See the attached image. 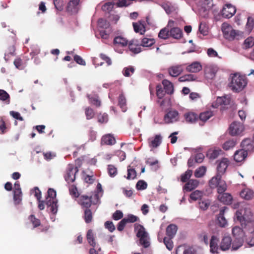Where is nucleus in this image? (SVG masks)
Listing matches in <instances>:
<instances>
[{
    "mask_svg": "<svg viewBox=\"0 0 254 254\" xmlns=\"http://www.w3.org/2000/svg\"><path fill=\"white\" fill-rule=\"evenodd\" d=\"M57 193L53 189H49L45 201V206H46V210L50 214V218L52 222L56 220V215L57 214L59 208L58 200L56 198Z\"/></svg>",
    "mask_w": 254,
    "mask_h": 254,
    "instance_id": "obj_1",
    "label": "nucleus"
},
{
    "mask_svg": "<svg viewBox=\"0 0 254 254\" xmlns=\"http://www.w3.org/2000/svg\"><path fill=\"white\" fill-rule=\"evenodd\" d=\"M247 84V81L244 77L235 73L231 76L229 86L233 91L239 92L242 91Z\"/></svg>",
    "mask_w": 254,
    "mask_h": 254,
    "instance_id": "obj_2",
    "label": "nucleus"
},
{
    "mask_svg": "<svg viewBox=\"0 0 254 254\" xmlns=\"http://www.w3.org/2000/svg\"><path fill=\"white\" fill-rule=\"evenodd\" d=\"M134 231L136 232L137 237L139 238V243L144 248L149 247V237L144 227L140 224L134 225Z\"/></svg>",
    "mask_w": 254,
    "mask_h": 254,
    "instance_id": "obj_3",
    "label": "nucleus"
},
{
    "mask_svg": "<svg viewBox=\"0 0 254 254\" xmlns=\"http://www.w3.org/2000/svg\"><path fill=\"white\" fill-rule=\"evenodd\" d=\"M235 216L237 220L241 224L242 226L243 225H246V222L253 220V214L250 208H245L237 210Z\"/></svg>",
    "mask_w": 254,
    "mask_h": 254,
    "instance_id": "obj_4",
    "label": "nucleus"
},
{
    "mask_svg": "<svg viewBox=\"0 0 254 254\" xmlns=\"http://www.w3.org/2000/svg\"><path fill=\"white\" fill-rule=\"evenodd\" d=\"M222 30L225 39L230 41L239 39L242 36V33L240 31L233 29L231 26L225 23L222 25Z\"/></svg>",
    "mask_w": 254,
    "mask_h": 254,
    "instance_id": "obj_5",
    "label": "nucleus"
},
{
    "mask_svg": "<svg viewBox=\"0 0 254 254\" xmlns=\"http://www.w3.org/2000/svg\"><path fill=\"white\" fill-rule=\"evenodd\" d=\"M128 43L126 38L121 36H116L113 40V47L116 52L122 54L124 51L123 48L126 47Z\"/></svg>",
    "mask_w": 254,
    "mask_h": 254,
    "instance_id": "obj_6",
    "label": "nucleus"
},
{
    "mask_svg": "<svg viewBox=\"0 0 254 254\" xmlns=\"http://www.w3.org/2000/svg\"><path fill=\"white\" fill-rule=\"evenodd\" d=\"M78 169L74 167L72 164H68L64 179L67 183H73L75 180L76 174L78 172Z\"/></svg>",
    "mask_w": 254,
    "mask_h": 254,
    "instance_id": "obj_7",
    "label": "nucleus"
},
{
    "mask_svg": "<svg viewBox=\"0 0 254 254\" xmlns=\"http://www.w3.org/2000/svg\"><path fill=\"white\" fill-rule=\"evenodd\" d=\"M179 120V112L176 110H169L164 115V121L167 124H173Z\"/></svg>",
    "mask_w": 254,
    "mask_h": 254,
    "instance_id": "obj_8",
    "label": "nucleus"
},
{
    "mask_svg": "<svg viewBox=\"0 0 254 254\" xmlns=\"http://www.w3.org/2000/svg\"><path fill=\"white\" fill-rule=\"evenodd\" d=\"M22 191L19 182L17 181L14 185L13 200L15 205L19 204L22 200Z\"/></svg>",
    "mask_w": 254,
    "mask_h": 254,
    "instance_id": "obj_9",
    "label": "nucleus"
},
{
    "mask_svg": "<svg viewBox=\"0 0 254 254\" xmlns=\"http://www.w3.org/2000/svg\"><path fill=\"white\" fill-rule=\"evenodd\" d=\"M236 8L235 6L230 3L226 4L221 11L223 17L226 18L232 17L236 13Z\"/></svg>",
    "mask_w": 254,
    "mask_h": 254,
    "instance_id": "obj_10",
    "label": "nucleus"
},
{
    "mask_svg": "<svg viewBox=\"0 0 254 254\" xmlns=\"http://www.w3.org/2000/svg\"><path fill=\"white\" fill-rule=\"evenodd\" d=\"M216 163L217 164V174L222 177V175L226 172L229 164V161L227 158H223L220 160H218Z\"/></svg>",
    "mask_w": 254,
    "mask_h": 254,
    "instance_id": "obj_11",
    "label": "nucleus"
},
{
    "mask_svg": "<svg viewBox=\"0 0 254 254\" xmlns=\"http://www.w3.org/2000/svg\"><path fill=\"white\" fill-rule=\"evenodd\" d=\"M243 125L237 122H233L229 127V132L231 135L234 136L240 134L244 130Z\"/></svg>",
    "mask_w": 254,
    "mask_h": 254,
    "instance_id": "obj_12",
    "label": "nucleus"
},
{
    "mask_svg": "<svg viewBox=\"0 0 254 254\" xmlns=\"http://www.w3.org/2000/svg\"><path fill=\"white\" fill-rule=\"evenodd\" d=\"M80 0H69L66 6L67 11L71 14L77 13L79 9Z\"/></svg>",
    "mask_w": 254,
    "mask_h": 254,
    "instance_id": "obj_13",
    "label": "nucleus"
},
{
    "mask_svg": "<svg viewBox=\"0 0 254 254\" xmlns=\"http://www.w3.org/2000/svg\"><path fill=\"white\" fill-rule=\"evenodd\" d=\"M217 199L220 202L225 205L231 204L233 201V197L231 194L225 192L218 194Z\"/></svg>",
    "mask_w": 254,
    "mask_h": 254,
    "instance_id": "obj_14",
    "label": "nucleus"
},
{
    "mask_svg": "<svg viewBox=\"0 0 254 254\" xmlns=\"http://www.w3.org/2000/svg\"><path fill=\"white\" fill-rule=\"evenodd\" d=\"M218 239L215 236H212L210 242V252L212 254H218L220 247L218 245Z\"/></svg>",
    "mask_w": 254,
    "mask_h": 254,
    "instance_id": "obj_15",
    "label": "nucleus"
},
{
    "mask_svg": "<svg viewBox=\"0 0 254 254\" xmlns=\"http://www.w3.org/2000/svg\"><path fill=\"white\" fill-rule=\"evenodd\" d=\"M228 208L226 206L223 207L219 211V213L217 217L218 224L221 227H225L227 225V221L224 217V213L226 210Z\"/></svg>",
    "mask_w": 254,
    "mask_h": 254,
    "instance_id": "obj_16",
    "label": "nucleus"
},
{
    "mask_svg": "<svg viewBox=\"0 0 254 254\" xmlns=\"http://www.w3.org/2000/svg\"><path fill=\"white\" fill-rule=\"evenodd\" d=\"M128 44L129 51L133 54H137L141 52V49L139 46V43L137 40L132 39Z\"/></svg>",
    "mask_w": 254,
    "mask_h": 254,
    "instance_id": "obj_17",
    "label": "nucleus"
},
{
    "mask_svg": "<svg viewBox=\"0 0 254 254\" xmlns=\"http://www.w3.org/2000/svg\"><path fill=\"white\" fill-rule=\"evenodd\" d=\"M162 137L160 134L156 135L154 138L148 139L149 146L152 148H156L160 145L162 142Z\"/></svg>",
    "mask_w": 254,
    "mask_h": 254,
    "instance_id": "obj_18",
    "label": "nucleus"
},
{
    "mask_svg": "<svg viewBox=\"0 0 254 254\" xmlns=\"http://www.w3.org/2000/svg\"><path fill=\"white\" fill-rule=\"evenodd\" d=\"M232 244V239L229 236H225L222 239L220 243V249L223 251L229 250Z\"/></svg>",
    "mask_w": 254,
    "mask_h": 254,
    "instance_id": "obj_19",
    "label": "nucleus"
},
{
    "mask_svg": "<svg viewBox=\"0 0 254 254\" xmlns=\"http://www.w3.org/2000/svg\"><path fill=\"white\" fill-rule=\"evenodd\" d=\"M33 191H34V195L38 201V207L40 210H42L45 208V201L41 200L42 197L41 192L37 187L34 188Z\"/></svg>",
    "mask_w": 254,
    "mask_h": 254,
    "instance_id": "obj_20",
    "label": "nucleus"
},
{
    "mask_svg": "<svg viewBox=\"0 0 254 254\" xmlns=\"http://www.w3.org/2000/svg\"><path fill=\"white\" fill-rule=\"evenodd\" d=\"M241 146L243 148L242 150L248 152H252L254 150L253 143L250 139H244L241 144Z\"/></svg>",
    "mask_w": 254,
    "mask_h": 254,
    "instance_id": "obj_21",
    "label": "nucleus"
},
{
    "mask_svg": "<svg viewBox=\"0 0 254 254\" xmlns=\"http://www.w3.org/2000/svg\"><path fill=\"white\" fill-rule=\"evenodd\" d=\"M199 185V181L197 180L191 179L185 185L183 189L186 191H191L195 189Z\"/></svg>",
    "mask_w": 254,
    "mask_h": 254,
    "instance_id": "obj_22",
    "label": "nucleus"
},
{
    "mask_svg": "<svg viewBox=\"0 0 254 254\" xmlns=\"http://www.w3.org/2000/svg\"><path fill=\"white\" fill-rule=\"evenodd\" d=\"M202 69V65L200 63L194 62L186 67L187 71L192 73L198 72Z\"/></svg>",
    "mask_w": 254,
    "mask_h": 254,
    "instance_id": "obj_23",
    "label": "nucleus"
},
{
    "mask_svg": "<svg viewBox=\"0 0 254 254\" xmlns=\"http://www.w3.org/2000/svg\"><path fill=\"white\" fill-rule=\"evenodd\" d=\"M161 6L168 14L175 11L176 9V6L175 4L169 1L163 2L161 4Z\"/></svg>",
    "mask_w": 254,
    "mask_h": 254,
    "instance_id": "obj_24",
    "label": "nucleus"
},
{
    "mask_svg": "<svg viewBox=\"0 0 254 254\" xmlns=\"http://www.w3.org/2000/svg\"><path fill=\"white\" fill-rule=\"evenodd\" d=\"M116 143V140L113 135L108 134L103 136L101 139V144L112 145Z\"/></svg>",
    "mask_w": 254,
    "mask_h": 254,
    "instance_id": "obj_25",
    "label": "nucleus"
},
{
    "mask_svg": "<svg viewBox=\"0 0 254 254\" xmlns=\"http://www.w3.org/2000/svg\"><path fill=\"white\" fill-rule=\"evenodd\" d=\"M193 250L185 245H181L177 247L176 254H193Z\"/></svg>",
    "mask_w": 254,
    "mask_h": 254,
    "instance_id": "obj_26",
    "label": "nucleus"
},
{
    "mask_svg": "<svg viewBox=\"0 0 254 254\" xmlns=\"http://www.w3.org/2000/svg\"><path fill=\"white\" fill-rule=\"evenodd\" d=\"M170 37L175 39H180L183 36L182 30L178 27H173L170 29Z\"/></svg>",
    "mask_w": 254,
    "mask_h": 254,
    "instance_id": "obj_27",
    "label": "nucleus"
},
{
    "mask_svg": "<svg viewBox=\"0 0 254 254\" xmlns=\"http://www.w3.org/2000/svg\"><path fill=\"white\" fill-rule=\"evenodd\" d=\"M184 118L186 122L189 124L195 123L198 119L196 114L193 112H188L184 114Z\"/></svg>",
    "mask_w": 254,
    "mask_h": 254,
    "instance_id": "obj_28",
    "label": "nucleus"
},
{
    "mask_svg": "<svg viewBox=\"0 0 254 254\" xmlns=\"http://www.w3.org/2000/svg\"><path fill=\"white\" fill-rule=\"evenodd\" d=\"M248 153L244 150H237L234 155V159L237 162H240L247 157Z\"/></svg>",
    "mask_w": 254,
    "mask_h": 254,
    "instance_id": "obj_29",
    "label": "nucleus"
},
{
    "mask_svg": "<svg viewBox=\"0 0 254 254\" xmlns=\"http://www.w3.org/2000/svg\"><path fill=\"white\" fill-rule=\"evenodd\" d=\"M169 74L172 77H177L183 71L181 65H175L170 67L168 69Z\"/></svg>",
    "mask_w": 254,
    "mask_h": 254,
    "instance_id": "obj_30",
    "label": "nucleus"
},
{
    "mask_svg": "<svg viewBox=\"0 0 254 254\" xmlns=\"http://www.w3.org/2000/svg\"><path fill=\"white\" fill-rule=\"evenodd\" d=\"M116 7V0H112L106 2L103 5L102 9L106 13H111L113 9Z\"/></svg>",
    "mask_w": 254,
    "mask_h": 254,
    "instance_id": "obj_31",
    "label": "nucleus"
},
{
    "mask_svg": "<svg viewBox=\"0 0 254 254\" xmlns=\"http://www.w3.org/2000/svg\"><path fill=\"white\" fill-rule=\"evenodd\" d=\"M79 203L83 207L86 209H88L92 204L91 200L89 198V196L86 195L81 196Z\"/></svg>",
    "mask_w": 254,
    "mask_h": 254,
    "instance_id": "obj_32",
    "label": "nucleus"
},
{
    "mask_svg": "<svg viewBox=\"0 0 254 254\" xmlns=\"http://www.w3.org/2000/svg\"><path fill=\"white\" fill-rule=\"evenodd\" d=\"M178 227L175 224H170L166 228V235L170 238H173L176 235Z\"/></svg>",
    "mask_w": 254,
    "mask_h": 254,
    "instance_id": "obj_33",
    "label": "nucleus"
},
{
    "mask_svg": "<svg viewBox=\"0 0 254 254\" xmlns=\"http://www.w3.org/2000/svg\"><path fill=\"white\" fill-rule=\"evenodd\" d=\"M162 84L164 86L165 92L168 94H172L174 92V87L173 84L168 80L165 79L162 81Z\"/></svg>",
    "mask_w": 254,
    "mask_h": 254,
    "instance_id": "obj_34",
    "label": "nucleus"
},
{
    "mask_svg": "<svg viewBox=\"0 0 254 254\" xmlns=\"http://www.w3.org/2000/svg\"><path fill=\"white\" fill-rule=\"evenodd\" d=\"M240 196L246 200H250L254 196V191L249 189H245L240 192Z\"/></svg>",
    "mask_w": 254,
    "mask_h": 254,
    "instance_id": "obj_35",
    "label": "nucleus"
},
{
    "mask_svg": "<svg viewBox=\"0 0 254 254\" xmlns=\"http://www.w3.org/2000/svg\"><path fill=\"white\" fill-rule=\"evenodd\" d=\"M221 152L220 148L210 149L207 151V156L210 159H214L219 156Z\"/></svg>",
    "mask_w": 254,
    "mask_h": 254,
    "instance_id": "obj_36",
    "label": "nucleus"
},
{
    "mask_svg": "<svg viewBox=\"0 0 254 254\" xmlns=\"http://www.w3.org/2000/svg\"><path fill=\"white\" fill-rule=\"evenodd\" d=\"M216 103L220 105H228L231 103L230 96L226 95L222 97H218L216 99Z\"/></svg>",
    "mask_w": 254,
    "mask_h": 254,
    "instance_id": "obj_37",
    "label": "nucleus"
},
{
    "mask_svg": "<svg viewBox=\"0 0 254 254\" xmlns=\"http://www.w3.org/2000/svg\"><path fill=\"white\" fill-rule=\"evenodd\" d=\"M133 27L134 31L136 33H139L140 34L142 35L145 32V26L140 22L133 23Z\"/></svg>",
    "mask_w": 254,
    "mask_h": 254,
    "instance_id": "obj_38",
    "label": "nucleus"
},
{
    "mask_svg": "<svg viewBox=\"0 0 254 254\" xmlns=\"http://www.w3.org/2000/svg\"><path fill=\"white\" fill-rule=\"evenodd\" d=\"M135 71V68L134 66L129 65L128 66L125 67L122 70V74L125 77H130Z\"/></svg>",
    "mask_w": 254,
    "mask_h": 254,
    "instance_id": "obj_39",
    "label": "nucleus"
},
{
    "mask_svg": "<svg viewBox=\"0 0 254 254\" xmlns=\"http://www.w3.org/2000/svg\"><path fill=\"white\" fill-rule=\"evenodd\" d=\"M222 177L220 175H217L212 177L209 182V186L211 188H215L221 180Z\"/></svg>",
    "mask_w": 254,
    "mask_h": 254,
    "instance_id": "obj_40",
    "label": "nucleus"
},
{
    "mask_svg": "<svg viewBox=\"0 0 254 254\" xmlns=\"http://www.w3.org/2000/svg\"><path fill=\"white\" fill-rule=\"evenodd\" d=\"M170 37V30L165 27L160 30L158 33V37L163 40H166Z\"/></svg>",
    "mask_w": 254,
    "mask_h": 254,
    "instance_id": "obj_41",
    "label": "nucleus"
},
{
    "mask_svg": "<svg viewBox=\"0 0 254 254\" xmlns=\"http://www.w3.org/2000/svg\"><path fill=\"white\" fill-rule=\"evenodd\" d=\"M213 115V112L211 111H207L201 113L199 116L200 120L203 122H206Z\"/></svg>",
    "mask_w": 254,
    "mask_h": 254,
    "instance_id": "obj_42",
    "label": "nucleus"
},
{
    "mask_svg": "<svg viewBox=\"0 0 254 254\" xmlns=\"http://www.w3.org/2000/svg\"><path fill=\"white\" fill-rule=\"evenodd\" d=\"M155 42L153 38L144 37L141 40L140 45L144 47H149L152 46Z\"/></svg>",
    "mask_w": 254,
    "mask_h": 254,
    "instance_id": "obj_43",
    "label": "nucleus"
},
{
    "mask_svg": "<svg viewBox=\"0 0 254 254\" xmlns=\"http://www.w3.org/2000/svg\"><path fill=\"white\" fill-rule=\"evenodd\" d=\"M119 105L123 112L127 111L126 99L123 93L121 94L119 97Z\"/></svg>",
    "mask_w": 254,
    "mask_h": 254,
    "instance_id": "obj_44",
    "label": "nucleus"
},
{
    "mask_svg": "<svg viewBox=\"0 0 254 254\" xmlns=\"http://www.w3.org/2000/svg\"><path fill=\"white\" fill-rule=\"evenodd\" d=\"M236 144V140L234 139L226 141L223 145V148L225 150L232 149Z\"/></svg>",
    "mask_w": 254,
    "mask_h": 254,
    "instance_id": "obj_45",
    "label": "nucleus"
},
{
    "mask_svg": "<svg viewBox=\"0 0 254 254\" xmlns=\"http://www.w3.org/2000/svg\"><path fill=\"white\" fill-rule=\"evenodd\" d=\"M203 192L199 190H196L192 192L190 195V198L194 201L200 199L203 196Z\"/></svg>",
    "mask_w": 254,
    "mask_h": 254,
    "instance_id": "obj_46",
    "label": "nucleus"
},
{
    "mask_svg": "<svg viewBox=\"0 0 254 254\" xmlns=\"http://www.w3.org/2000/svg\"><path fill=\"white\" fill-rule=\"evenodd\" d=\"M216 188H217L218 193L220 194L225 192L227 189V186L224 181L221 180Z\"/></svg>",
    "mask_w": 254,
    "mask_h": 254,
    "instance_id": "obj_47",
    "label": "nucleus"
},
{
    "mask_svg": "<svg viewBox=\"0 0 254 254\" xmlns=\"http://www.w3.org/2000/svg\"><path fill=\"white\" fill-rule=\"evenodd\" d=\"M232 234L236 238L242 239L243 231L240 227L235 226L232 229Z\"/></svg>",
    "mask_w": 254,
    "mask_h": 254,
    "instance_id": "obj_48",
    "label": "nucleus"
},
{
    "mask_svg": "<svg viewBox=\"0 0 254 254\" xmlns=\"http://www.w3.org/2000/svg\"><path fill=\"white\" fill-rule=\"evenodd\" d=\"M197 78L196 76L192 74H188L179 77V81L180 82L194 81Z\"/></svg>",
    "mask_w": 254,
    "mask_h": 254,
    "instance_id": "obj_49",
    "label": "nucleus"
},
{
    "mask_svg": "<svg viewBox=\"0 0 254 254\" xmlns=\"http://www.w3.org/2000/svg\"><path fill=\"white\" fill-rule=\"evenodd\" d=\"M127 176L126 177L127 179L129 180H133L136 177V172L134 168H131L130 166L129 165L127 167Z\"/></svg>",
    "mask_w": 254,
    "mask_h": 254,
    "instance_id": "obj_50",
    "label": "nucleus"
},
{
    "mask_svg": "<svg viewBox=\"0 0 254 254\" xmlns=\"http://www.w3.org/2000/svg\"><path fill=\"white\" fill-rule=\"evenodd\" d=\"M86 237L88 243L92 247L96 248V243L94 238L93 232L91 230L88 231Z\"/></svg>",
    "mask_w": 254,
    "mask_h": 254,
    "instance_id": "obj_51",
    "label": "nucleus"
},
{
    "mask_svg": "<svg viewBox=\"0 0 254 254\" xmlns=\"http://www.w3.org/2000/svg\"><path fill=\"white\" fill-rule=\"evenodd\" d=\"M0 100L5 101L7 104L10 103V96L4 90L0 89Z\"/></svg>",
    "mask_w": 254,
    "mask_h": 254,
    "instance_id": "obj_52",
    "label": "nucleus"
},
{
    "mask_svg": "<svg viewBox=\"0 0 254 254\" xmlns=\"http://www.w3.org/2000/svg\"><path fill=\"white\" fill-rule=\"evenodd\" d=\"M206 171V168L205 166H201L195 170L194 176L196 178H201L203 177Z\"/></svg>",
    "mask_w": 254,
    "mask_h": 254,
    "instance_id": "obj_53",
    "label": "nucleus"
},
{
    "mask_svg": "<svg viewBox=\"0 0 254 254\" xmlns=\"http://www.w3.org/2000/svg\"><path fill=\"white\" fill-rule=\"evenodd\" d=\"M90 103L99 107L101 106V101L98 100V97L96 96H92L87 95Z\"/></svg>",
    "mask_w": 254,
    "mask_h": 254,
    "instance_id": "obj_54",
    "label": "nucleus"
},
{
    "mask_svg": "<svg viewBox=\"0 0 254 254\" xmlns=\"http://www.w3.org/2000/svg\"><path fill=\"white\" fill-rule=\"evenodd\" d=\"M254 45V38L252 37L247 38L244 42V48L247 49L252 48Z\"/></svg>",
    "mask_w": 254,
    "mask_h": 254,
    "instance_id": "obj_55",
    "label": "nucleus"
},
{
    "mask_svg": "<svg viewBox=\"0 0 254 254\" xmlns=\"http://www.w3.org/2000/svg\"><path fill=\"white\" fill-rule=\"evenodd\" d=\"M198 30L203 36H206L208 34V28L205 23L200 22L199 25Z\"/></svg>",
    "mask_w": 254,
    "mask_h": 254,
    "instance_id": "obj_56",
    "label": "nucleus"
},
{
    "mask_svg": "<svg viewBox=\"0 0 254 254\" xmlns=\"http://www.w3.org/2000/svg\"><path fill=\"white\" fill-rule=\"evenodd\" d=\"M232 249L233 250H237L243 245V240L242 239L236 238V240L232 243Z\"/></svg>",
    "mask_w": 254,
    "mask_h": 254,
    "instance_id": "obj_57",
    "label": "nucleus"
},
{
    "mask_svg": "<svg viewBox=\"0 0 254 254\" xmlns=\"http://www.w3.org/2000/svg\"><path fill=\"white\" fill-rule=\"evenodd\" d=\"M108 172L110 177L114 178L117 175L118 170L113 165H108Z\"/></svg>",
    "mask_w": 254,
    "mask_h": 254,
    "instance_id": "obj_58",
    "label": "nucleus"
},
{
    "mask_svg": "<svg viewBox=\"0 0 254 254\" xmlns=\"http://www.w3.org/2000/svg\"><path fill=\"white\" fill-rule=\"evenodd\" d=\"M84 218L86 223L91 222L92 219V214L90 209H85L84 210Z\"/></svg>",
    "mask_w": 254,
    "mask_h": 254,
    "instance_id": "obj_59",
    "label": "nucleus"
},
{
    "mask_svg": "<svg viewBox=\"0 0 254 254\" xmlns=\"http://www.w3.org/2000/svg\"><path fill=\"white\" fill-rule=\"evenodd\" d=\"M98 122L101 124H106L108 122V115L107 113H100L97 116Z\"/></svg>",
    "mask_w": 254,
    "mask_h": 254,
    "instance_id": "obj_60",
    "label": "nucleus"
},
{
    "mask_svg": "<svg viewBox=\"0 0 254 254\" xmlns=\"http://www.w3.org/2000/svg\"><path fill=\"white\" fill-rule=\"evenodd\" d=\"M98 24L99 27L103 29H107L110 26L109 22L107 20L103 18L99 19Z\"/></svg>",
    "mask_w": 254,
    "mask_h": 254,
    "instance_id": "obj_61",
    "label": "nucleus"
},
{
    "mask_svg": "<svg viewBox=\"0 0 254 254\" xmlns=\"http://www.w3.org/2000/svg\"><path fill=\"white\" fill-rule=\"evenodd\" d=\"M192 174V171L190 170H188L186 172L181 175V181L186 182L190 179Z\"/></svg>",
    "mask_w": 254,
    "mask_h": 254,
    "instance_id": "obj_62",
    "label": "nucleus"
},
{
    "mask_svg": "<svg viewBox=\"0 0 254 254\" xmlns=\"http://www.w3.org/2000/svg\"><path fill=\"white\" fill-rule=\"evenodd\" d=\"M172 238H170L169 237H165L163 239V242L165 245L167 249L169 251H171L173 248V243L172 241Z\"/></svg>",
    "mask_w": 254,
    "mask_h": 254,
    "instance_id": "obj_63",
    "label": "nucleus"
},
{
    "mask_svg": "<svg viewBox=\"0 0 254 254\" xmlns=\"http://www.w3.org/2000/svg\"><path fill=\"white\" fill-rule=\"evenodd\" d=\"M147 187V184L143 180L138 181L136 184V189L137 190H144Z\"/></svg>",
    "mask_w": 254,
    "mask_h": 254,
    "instance_id": "obj_64",
    "label": "nucleus"
}]
</instances>
